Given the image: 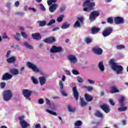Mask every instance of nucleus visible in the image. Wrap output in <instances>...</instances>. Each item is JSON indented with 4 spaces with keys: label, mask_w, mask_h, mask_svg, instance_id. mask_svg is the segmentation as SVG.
Returning <instances> with one entry per match:
<instances>
[{
    "label": "nucleus",
    "mask_w": 128,
    "mask_h": 128,
    "mask_svg": "<svg viewBox=\"0 0 128 128\" xmlns=\"http://www.w3.org/2000/svg\"><path fill=\"white\" fill-rule=\"evenodd\" d=\"M24 116H20L18 118V120H20V122L22 126V128H26L28 126H30V124H28L24 120Z\"/></svg>",
    "instance_id": "6"
},
{
    "label": "nucleus",
    "mask_w": 128,
    "mask_h": 128,
    "mask_svg": "<svg viewBox=\"0 0 128 128\" xmlns=\"http://www.w3.org/2000/svg\"><path fill=\"white\" fill-rule=\"evenodd\" d=\"M21 34L22 36L24 38H28V35L24 32H21Z\"/></svg>",
    "instance_id": "49"
},
{
    "label": "nucleus",
    "mask_w": 128,
    "mask_h": 128,
    "mask_svg": "<svg viewBox=\"0 0 128 128\" xmlns=\"http://www.w3.org/2000/svg\"><path fill=\"white\" fill-rule=\"evenodd\" d=\"M126 110H128V107L123 106L122 108H118V112H126Z\"/></svg>",
    "instance_id": "40"
},
{
    "label": "nucleus",
    "mask_w": 128,
    "mask_h": 128,
    "mask_svg": "<svg viewBox=\"0 0 128 128\" xmlns=\"http://www.w3.org/2000/svg\"><path fill=\"white\" fill-rule=\"evenodd\" d=\"M100 108L106 114H108V112H110V107L109 106H108L106 104H103L100 106Z\"/></svg>",
    "instance_id": "15"
},
{
    "label": "nucleus",
    "mask_w": 128,
    "mask_h": 128,
    "mask_svg": "<svg viewBox=\"0 0 128 128\" xmlns=\"http://www.w3.org/2000/svg\"><path fill=\"white\" fill-rule=\"evenodd\" d=\"M94 0H86L82 6L84 12H90L92 10H94V6H96V2H93Z\"/></svg>",
    "instance_id": "2"
},
{
    "label": "nucleus",
    "mask_w": 128,
    "mask_h": 128,
    "mask_svg": "<svg viewBox=\"0 0 128 128\" xmlns=\"http://www.w3.org/2000/svg\"><path fill=\"white\" fill-rule=\"evenodd\" d=\"M50 52L52 54L54 52H62V48L60 46H53L51 48Z\"/></svg>",
    "instance_id": "11"
},
{
    "label": "nucleus",
    "mask_w": 128,
    "mask_h": 128,
    "mask_svg": "<svg viewBox=\"0 0 128 128\" xmlns=\"http://www.w3.org/2000/svg\"><path fill=\"white\" fill-rule=\"evenodd\" d=\"M68 110L72 112H76V109L72 108L70 106H68Z\"/></svg>",
    "instance_id": "44"
},
{
    "label": "nucleus",
    "mask_w": 128,
    "mask_h": 128,
    "mask_svg": "<svg viewBox=\"0 0 128 128\" xmlns=\"http://www.w3.org/2000/svg\"><path fill=\"white\" fill-rule=\"evenodd\" d=\"M16 58L14 56L6 59V62H8V64H12L13 62H16Z\"/></svg>",
    "instance_id": "22"
},
{
    "label": "nucleus",
    "mask_w": 128,
    "mask_h": 128,
    "mask_svg": "<svg viewBox=\"0 0 128 128\" xmlns=\"http://www.w3.org/2000/svg\"><path fill=\"white\" fill-rule=\"evenodd\" d=\"M20 34L18 32L16 33V35L14 36V38L16 40H18V42H20Z\"/></svg>",
    "instance_id": "35"
},
{
    "label": "nucleus",
    "mask_w": 128,
    "mask_h": 128,
    "mask_svg": "<svg viewBox=\"0 0 128 128\" xmlns=\"http://www.w3.org/2000/svg\"><path fill=\"white\" fill-rule=\"evenodd\" d=\"M108 102L111 106H114V104H116L114 102V100L112 99H110Z\"/></svg>",
    "instance_id": "52"
},
{
    "label": "nucleus",
    "mask_w": 128,
    "mask_h": 128,
    "mask_svg": "<svg viewBox=\"0 0 128 128\" xmlns=\"http://www.w3.org/2000/svg\"><path fill=\"white\" fill-rule=\"evenodd\" d=\"M14 5L16 6V8H18V6H20V2H18V1L16 2L14 4Z\"/></svg>",
    "instance_id": "59"
},
{
    "label": "nucleus",
    "mask_w": 128,
    "mask_h": 128,
    "mask_svg": "<svg viewBox=\"0 0 128 128\" xmlns=\"http://www.w3.org/2000/svg\"><path fill=\"white\" fill-rule=\"evenodd\" d=\"M100 31V28L96 27H93L92 28V34H96L98 32Z\"/></svg>",
    "instance_id": "25"
},
{
    "label": "nucleus",
    "mask_w": 128,
    "mask_h": 128,
    "mask_svg": "<svg viewBox=\"0 0 128 128\" xmlns=\"http://www.w3.org/2000/svg\"><path fill=\"white\" fill-rule=\"evenodd\" d=\"M98 68L100 70V72L104 71V62L100 61L98 64Z\"/></svg>",
    "instance_id": "23"
},
{
    "label": "nucleus",
    "mask_w": 128,
    "mask_h": 128,
    "mask_svg": "<svg viewBox=\"0 0 128 128\" xmlns=\"http://www.w3.org/2000/svg\"><path fill=\"white\" fill-rule=\"evenodd\" d=\"M68 58L70 64H76L78 62V58H76L74 55H68Z\"/></svg>",
    "instance_id": "13"
},
{
    "label": "nucleus",
    "mask_w": 128,
    "mask_h": 128,
    "mask_svg": "<svg viewBox=\"0 0 128 128\" xmlns=\"http://www.w3.org/2000/svg\"><path fill=\"white\" fill-rule=\"evenodd\" d=\"M84 88H86V90H88V92H90L94 90V88H92L90 86H85Z\"/></svg>",
    "instance_id": "45"
},
{
    "label": "nucleus",
    "mask_w": 128,
    "mask_h": 128,
    "mask_svg": "<svg viewBox=\"0 0 128 128\" xmlns=\"http://www.w3.org/2000/svg\"><path fill=\"white\" fill-rule=\"evenodd\" d=\"M65 72L67 76H70V72L68 70H65Z\"/></svg>",
    "instance_id": "58"
},
{
    "label": "nucleus",
    "mask_w": 128,
    "mask_h": 128,
    "mask_svg": "<svg viewBox=\"0 0 128 128\" xmlns=\"http://www.w3.org/2000/svg\"><path fill=\"white\" fill-rule=\"evenodd\" d=\"M100 12L98 10H94L92 12L90 15L89 20L90 22H92L96 19L98 16H100Z\"/></svg>",
    "instance_id": "5"
},
{
    "label": "nucleus",
    "mask_w": 128,
    "mask_h": 128,
    "mask_svg": "<svg viewBox=\"0 0 128 128\" xmlns=\"http://www.w3.org/2000/svg\"><path fill=\"white\" fill-rule=\"evenodd\" d=\"M40 86H44L46 84V79L44 77H39L38 78Z\"/></svg>",
    "instance_id": "28"
},
{
    "label": "nucleus",
    "mask_w": 128,
    "mask_h": 128,
    "mask_svg": "<svg viewBox=\"0 0 128 128\" xmlns=\"http://www.w3.org/2000/svg\"><path fill=\"white\" fill-rule=\"evenodd\" d=\"M24 46H26V48H29L30 50H34V47H32V46L31 45H30L28 42H25L24 43Z\"/></svg>",
    "instance_id": "39"
},
{
    "label": "nucleus",
    "mask_w": 128,
    "mask_h": 128,
    "mask_svg": "<svg viewBox=\"0 0 128 128\" xmlns=\"http://www.w3.org/2000/svg\"><path fill=\"white\" fill-rule=\"evenodd\" d=\"M112 27H107L102 32V36H108L112 32Z\"/></svg>",
    "instance_id": "7"
},
{
    "label": "nucleus",
    "mask_w": 128,
    "mask_h": 128,
    "mask_svg": "<svg viewBox=\"0 0 128 128\" xmlns=\"http://www.w3.org/2000/svg\"><path fill=\"white\" fill-rule=\"evenodd\" d=\"M78 20H76L74 23V28H80V24L84 22V18H78Z\"/></svg>",
    "instance_id": "14"
},
{
    "label": "nucleus",
    "mask_w": 128,
    "mask_h": 128,
    "mask_svg": "<svg viewBox=\"0 0 128 128\" xmlns=\"http://www.w3.org/2000/svg\"><path fill=\"white\" fill-rule=\"evenodd\" d=\"M58 7V4H54L51 5V6H50L49 8V10L50 12H54Z\"/></svg>",
    "instance_id": "19"
},
{
    "label": "nucleus",
    "mask_w": 128,
    "mask_h": 128,
    "mask_svg": "<svg viewBox=\"0 0 128 128\" xmlns=\"http://www.w3.org/2000/svg\"><path fill=\"white\" fill-rule=\"evenodd\" d=\"M40 6L41 10H46V8H44V6L42 5V4H40Z\"/></svg>",
    "instance_id": "57"
},
{
    "label": "nucleus",
    "mask_w": 128,
    "mask_h": 128,
    "mask_svg": "<svg viewBox=\"0 0 128 128\" xmlns=\"http://www.w3.org/2000/svg\"><path fill=\"white\" fill-rule=\"evenodd\" d=\"M2 38L4 39H6V38H8V36L6 35V34L4 33V35H3L2 36Z\"/></svg>",
    "instance_id": "56"
},
{
    "label": "nucleus",
    "mask_w": 128,
    "mask_h": 128,
    "mask_svg": "<svg viewBox=\"0 0 128 128\" xmlns=\"http://www.w3.org/2000/svg\"><path fill=\"white\" fill-rule=\"evenodd\" d=\"M10 50H8L6 55V58H10Z\"/></svg>",
    "instance_id": "55"
},
{
    "label": "nucleus",
    "mask_w": 128,
    "mask_h": 128,
    "mask_svg": "<svg viewBox=\"0 0 128 128\" xmlns=\"http://www.w3.org/2000/svg\"><path fill=\"white\" fill-rule=\"evenodd\" d=\"M110 92H111V94H114L115 92H120V90H118L116 86H112L111 88V90L110 91Z\"/></svg>",
    "instance_id": "29"
},
{
    "label": "nucleus",
    "mask_w": 128,
    "mask_h": 128,
    "mask_svg": "<svg viewBox=\"0 0 128 128\" xmlns=\"http://www.w3.org/2000/svg\"><path fill=\"white\" fill-rule=\"evenodd\" d=\"M32 80L34 84H38V81L37 78H36L34 77H32Z\"/></svg>",
    "instance_id": "41"
},
{
    "label": "nucleus",
    "mask_w": 128,
    "mask_h": 128,
    "mask_svg": "<svg viewBox=\"0 0 128 128\" xmlns=\"http://www.w3.org/2000/svg\"><path fill=\"white\" fill-rule=\"evenodd\" d=\"M66 77L64 76H62V82H64L66 80Z\"/></svg>",
    "instance_id": "63"
},
{
    "label": "nucleus",
    "mask_w": 128,
    "mask_h": 128,
    "mask_svg": "<svg viewBox=\"0 0 128 128\" xmlns=\"http://www.w3.org/2000/svg\"><path fill=\"white\" fill-rule=\"evenodd\" d=\"M44 42L46 44H52L54 42H56V39L54 36H50L44 40Z\"/></svg>",
    "instance_id": "9"
},
{
    "label": "nucleus",
    "mask_w": 128,
    "mask_h": 128,
    "mask_svg": "<svg viewBox=\"0 0 128 128\" xmlns=\"http://www.w3.org/2000/svg\"><path fill=\"white\" fill-rule=\"evenodd\" d=\"M47 4L48 6H52V4H54V2H52L51 0H48L47 1Z\"/></svg>",
    "instance_id": "54"
},
{
    "label": "nucleus",
    "mask_w": 128,
    "mask_h": 128,
    "mask_svg": "<svg viewBox=\"0 0 128 128\" xmlns=\"http://www.w3.org/2000/svg\"><path fill=\"white\" fill-rule=\"evenodd\" d=\"M92 38L90 36L86 37L84 42L87 44H92Z\"/></svg>",
    "instance_id": "30"
},
{
    "label": "nucleus",
    "mask_w": 128,
    "mask_h": 128,
    "mask_svg": "<svg viewBox=\"0 0 128 128\" xmlns=\"http://www.w3.org/2000/svg\"><path fill=\"white\" fill-rule=\"evenodd\" d=\"M3 98L4 100L8 102L12 98V92L10 90H5L3 92Z\"/></svg>",
    "instance_id": "3"
},
{
    "label": "nucleus",
    "mask_w": 128,
    "mask_h": 128,
    "mask_svg": "<svg viewBox=\"0 0 128 128\" xmlns=\"http://www.w3.org/2000/svg\"><path fill=\"white\" fill-rule=\"evenodd\" d=\"M114 22L116 24H124V20L122 17L116 16L114 18Z\"/></svg>",
    "instance_id": "10"
},
{
    "label": "nucleus",
    "mask_w": 128,
    "mask_h": 128,
    "mask_svg": "<svg viewBox=\"0 0 128 128\" xmlns=\"http://www.w3.org/2000/svg\"><path fill=\"white\" fill-rule=\"evenodd\" d=\"M84 98H85L86 102H92V100H94V98H92V96H90L88 94H85Z\"/></svg>",
    "instance_id": "26"
},
{
    "label": "nucleus",
    "mask_w": 128,
    "mask_h": 128,
    "mask_svg": "<svg viewBox=\"0 0 128 128\" xmlns=\"http://www.w3.org/2000/svg\"><path fill=\"white\" fill-rule=\"evenodd\" d=\"M94 116H98V118H102L104 116V115L100 112L97 110L96 112L94 113Z\"/></svg>",
    "instance_id": "32"
},
{
    "label": "nucleus",
    "mask_w": 128,
    "mask_h": 128,
    "mask_svg": "<svg viewBox=\"0 0 128 128\" xmlns=\"http://www.w3.org/2000/svg\"><path fill=\"white\" fill-rule=\"evenodd\" d=\"M32 36L34 40H42V36L40 33L32 34Z\"/></svg>",
    "instance_id": "20"
},
{
    "label": "nucleus",
    "mask_w": 128,
    "mask_h": 128,
    "mask_svg": "<svg viewBox=\"0 0 128 128\" xmlns=\"http://www.w3.org/2000/svg\"><path fill=\"white\" fill-rule=\"evenodd\" d=\"M72 72L73 74H75L76 76H78V74H80V72H78L76 70H72Z\"/></svg>",
    "instance_id": "50"
},
{
    "label": "nucleus",
    "mask_w": 128,
    "mask_h": 128,
    "mask_svg": "<svg viewBox=\"0 0 128 128\" xmlns=\"http://www.w3.org/2000/svg\"><path fill=\"white\" fill-rule=\"evenodd\" d=\"M88 104V103L86 102L84 99V98H80V106H82V108H84V106H86Z\"/></svg>",
    "instance_id": "27"
},
{
    "label": "nucleus",
    "mask_w": 128,
    "mask_h": 128,
    "mask_svg": "<svg viewBox=\"0 0 128 128\" xmlns=\"http://www.w3.org/2000/svg\"><path fill=\"white\" fill-rule=\"evenodd\" d=\"M64 16L62 14L60 15L59 17H58L56 19V22H62V20H64Z\"/></svg>",
    "instance_id": "36"
},
{
    "label": "nucleus",
    "mask_w": 128,
    "mask_h": 128,
    "mask_svg": "<svg viewBox=\"0 0 128 128\" xmlns=\"http://www.w3.org/2000/svg\"><path fill=\"white\" fill-rule=\"evenodd\" d=\"M22 94L26 100H32L30 99V96H32V91L28 89H24Z\"/></svg>",
    "instance_id": "4"
},
{
    "label": "nucleus",
    "mask_w": 128,
    "mask_h": 128,
    "mask_svg": "<svg viewBox=\"0 0 128 128\" xmlns=\"http://www.w3.org/2000/svg\"><path fill=\"white\" fill-rule=\"evenodd\" d=\"M92 52L94 54H98V56H100V54H102L103 52L102 49L98 46L92 48Z\"/></svg>",
    "instance_id": "8"
},
{
    "label": "nucleus",
    "mask_w": 128,
    "mask_h": 128,
    "mask_svg": "<svg viewBox=\"0 0 128 128\" xmlns=\"http://www.w3.org/2000/svg\"><path fill=\"white\" fill-rule=\"evenodd\" d=\"M29 10H33V12H36V9L34 8H29Z\"/></svg>",
    "instance_id": "64"
},
{
    "label": "nucleus",
    "mask_w": 128,
    "mask_h": 128,
    "mask_svg": "<svg viewBox=\"0 0 128 128\" xmlns=\"http://www.w3.org/2000/svg\"><path fill=\"white\" fill-rule=\"evenodd\" d=\"M10 72L12 74H14L15 76L18 74V69L12 68L10 70Z\"/></svg>",
    "instance_id": "31"
},
{
    "label": "nucleus",
    "mask_w": 128,
    "mask_h": 128,
    "mask_svg": "<svg viewBox=\"0 0 128 128\" xmlns=\"http://www.w3.org/2000/svg\"><path fill=\"white\" fill-rule=\"evenodd\" d=\"M28 67H29L30 68H32V70L33 72H40V70L38 68V67H36V66L34 64L30 62H28L26 64Z\"/></svg>",
    "instance_id": "12"
},
{
    "label": "nucleus",
    "mask_w": 128,
    "mask_h": 128,
    "mask_svg": "<svg viewBox=\"0 0 128 128\" xmlns=\"http://www.w3.org/2000/svg\"><path fill=\"white\" fill-rule=\"evenodd\" d=\"M59 86H60V90H62L61 94H62L64 96H68L66 92L64 90H62V88H64V83H62V81L60 80L59 81Z\"/></svg>",
    "instance_id": "17"
},
{
    "label": "nucleus",
    "mask_w": 128,
    "mask_h": 128,
    "mask_svg": "<svg viewBox=\"0 0 128 128\" xmlns=\"http://www.w3.org/2000/svg\"><path fill=\"white\" fill-rule=\"evenodd\" d=\"M77 80L78 82H84V80L82 79V78L80 76L77 77Z\"/></svg>",
    "instance_id": "48"
},
{
    "label": "nucleus",
    "mask_w": 128,
    "mask_h": 128,
    "mask_svg": "<svg viewBox=\"0 0 128 128\" xmlns=\"http://www.w3.org/2000/svg\"><path fill=\"white\" fill-rule=\"evenodd\" d=\"M88 82H89L90 84H94V81L92 80H90V79L88 80Z\"/></svg>",
    "instance_id": "60"
},
{
    "label": "nucleus",
    "mask_w": 128,
    "mask_h": 128,
    "mask_svg": "<svg viewBox=\"0 0 128 128\" xmlns=\"http://www.w3.org/2000/svg\"><path fill=\"white\" fill-rule=\"evenodd\" d=\"M107 22L110 24H114V18L112 17L108 18Z\"/></svg>",
    "instance_id": "38"
},
{
    "label": "nucleus",
    "mask_w": 128,
    "mask_h": 128,
    "mask_svg": "<svg viewBox=\"0 0 128 128\" xmlns=\"http://www.w3.org/2000/svg\"><path fill=\"white\" fill-rule=\"evenodd\" d=\"M35 128H42L40 127V124H36V125L35 126Z\"/></svg>",
    "instance_id": "61"
},
{
    "label": "nucleus",
    "mask_w": 128,
    "mask_h": 128,
    "mask_svg": "<svg viewBox=\"0 0 128 128\" xmlns=\"http://www.w3.org/2000/svg\"><path fill=\"white\" fill-rule=\"evenodd\" d=\"M116 60L114 59H110L109 61V64L111 68L114 72H116L117 74H122V71L124 70V67L116 62H115Z\"/></svg>",
    "instance_id": "1"
},
{
    "label": "nucleus",
    "mask_w": 128,
    "mask_h": 128,
    "mask_svg": "<svg viewBox=\"0 0 128 128\" xmlns=\"http://www.w3.org/2000/svg\"><path fill=\"white\" fill-rule=\"evenodd\" d=\"M46 112L50 114H52V116H57L56 113V112H52V110H46Z\"/></svg>",
    "instance_id": "43"
},
{
    "label": "nucleus",
    "mask_w": 128,
    "mask_h": 128,
    "mask_svg": "<svg viewBox=\"0 0 128 128\" xmlns=\"http://www.w3.org/2000/svg\"><path fill=\"white\" fill-rule=\"evenodd\" d=\"M70 26V24L68 22H65L62 24L61 28H62V30H66V28H68Z\"/></svg>",
    "instance_id": "24"
},
{
    "label": "nucleus",
    "mask_w": 128,
    "mask_h": 128,
    "mask_svg": "<svg viewBox=\"0 0 128 128\" xmlns=\"http://www.w3.org/2000/svg\"><path fill=\"white\" fill-rule=\"evenodd\" d=\"M38 24H39V26H44L46 25V22L45 20L38 21Z\"/></svg>",
    "instance_id": "33"
},
{
    "label": "nucleus",
    "mask_w": 128,
    "mask_h": 128,
    "mask_svg": "<svg viewBox=\"0 0 128 128\" xmlns=\"http://www.w3.org/2000/svg\"><path fill=\"white\" fill-rule=\"evenodd\" d=\"M16 16H24V12H16L15 13Z\"/></svg>",
    "instance_id": "46"
},
{
    "label": "nucleus",
    "mask_w": 128,
    "mask_h": 128,
    "mask_svg": "<svg viewBox=\"0 0 128 128\" xmlns=\"http://www.w3.org/2000/svg\"><path fill=\"white\" fill-rule=\"evenodd\" d=\"M82 124V122L80 120L76 121L74 123L75 126H78V128H79V126H80Z\"/></svg>",
    "instance_id": "34"
},
{
    "label": "nucleus",
    "mask_w": 128,
    "mask_h": 128,
    "mask_svg": "<svg viewBox=\"0 0 128 128\" xmlns=\"http://www.w3.org/2000/svg\"><path fill=\"white\" fill-rule=\"evenodd\" d=\"M60 30V28H58V27L52 29V32H56V30Z\"/></svg>",
    "instance_id": "62"
},
{
    "label": "nucleus",
    "mask_w": 128,
    "mask_h": 128,
    "mask_svg": "<svg viewBox=\"0 0 128 128\" xmlns=\"http://www.w3.org/2000/svg\"><path fill=\"white\" fill-rule=\"evenodd\" d=\"M44 102V100L42 98H40L38 100V104H42Z\"/></svg>",
    "instance_id": "51"
},
{
    "label": "nucleus",
    "mask_w": 128,
    "mask_h": 128,
    "mask_svg": "<svg viewBox=\"0 0 128 128\" xmlns=\"http://www.w3.org/2000/svg\"><path fill=\"white\" fill-rule=\"evenodd\" d=\"M46 104H48V106H50V100H48V98H46Z\"/></svg>",
    "instance_id": "53"
},
{
    "label": "nucleus",
    "mask_w": 128,
    "mask_h": 128,
    "mask_svg": "<svg viewBox=\"0 0 128 128\" xmlns=\"http://www.w3.org/2000/svg\"><path fill=\"white\" fill-rule=\"evenodd\" d=\"M118 102L120 106H124L126 103L124 102V96L120 97Z\"/></svg>",
    "instance_id": "21"
},
{
    "label": "nucleus",
    "mask_w": 128,
    "mask_h": 128,
    "mask_svg": "<svg viewBox=\"0 0 128 128\" xmlns=\"http://www.w3.org/2000/svg\"><path fill=\"white\" fill-rule=\"evenodd\" d=\"M12 78V75L8 74L5 73L2 76V80H10Z\"/></svg>",
    "instance_id": "18"
},
{
    "label": "nucleus",
    "mask_w": 128,
    "mask_h": 128,
    "mask_svg": "<svg viewBox=\"0 0 128 128\" xmlns=\"http://www.w3.org/2000/svg\"><path fill=\"white\" fill-rule=\"evenodd\" d=\"M56 23V20H50L48 24H47V26H50L52 24Z\"/></svg>",
    "instance_id": "42"
},
{
    "label": "nucleus",
    "mask_w": 128,
    "mask_h": 128,
    "mask_svg": "<svg viewBox=\"0 0 128 128\" xmlns=\"http://www.w3.org/2000/svg\"><path fill=\"white\" fill-rule=\"evenodd\" d=\"M72 90H73L74 98L78 102V96L80 95L78 94V90L76 89V86L73 87Z\"/></svg>",
    "instance_id": "16"
},
{
    "label": "nucleus",
    "mask_w": 128,
    "mask_h": 128,
    "mask_svg": "<svg viewBox=\"0 0 128 128\" xmlns=\"http://www.w3.org/2000/svg\"><path fill=\"white\" fill-rule=\"evenodd\" d=\"M116 49L118 50H124L126 48V46L122 44H120V45H118L116 46Z\"/></svg>",
    "instance_id": "37"
},
{
    "label": "nucleus",
    "mask_w": 128,
    "mask_h": 128,
    "mask_svg": "<svg viewBox=\"0 0 128 128\" xmlns=\"http://www.w3.org/2000/svg\"><path fill=\"white\" fill-rule=\"evenodd\" d=\"M0 87L1 88H6V82H2L0 83Z\"/></svg>",
    "instance_id": "47"
}]
</instances>
